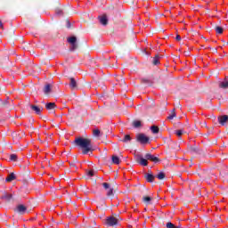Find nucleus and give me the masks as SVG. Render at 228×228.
Returning <instances> with one entry per match:
<instances>
[{"instance_id": "obj_1", "label": "nucleus", "mask_w": 228, "mask_h": 228, "mask_svg": "<svg viewBox=\"0 0 228 228\" xmlns=\"http://www.w3.org/2000/svg\"><path fill=\"white\" fill-rule=\"evenodd\" d=\"M74 143L77 145V147L81 149L83 154H88V152H92L93 151L92 139L77 137Z\"/></svg>"}, {"instance_id": "obj_2", "label": "nucleus", "mask_w": 228, "mask_h": 228, "mask_svg": "<svg viewBox=\"0 0 228 228\" xmlns=\"http://www.w3.org/2000/svg\"><path fill=\"white\" fill-rule=\"evenodd\" d=\"M67 42L70 45L69 51L74 53L77 49V37L76 36H71L67 38Z\"/></svg>"}, {"instance_id": "obj_3", "label": "nucleus", "mask_w": 228, "mask_h": 228, "mask_svg": "<svg viewBox=\"0 0 228 228\" xmlns=\"http://www.w3.org/2000/svg\"><path fill=\"white\" fill-rule=\"evenodd\" d=\"M67 42L70 45L69 51L74 53L77 49V37L76 36H71L67 38Z\"/></svg>"}, {"instance_id": "obj_4", "label": "nucleus", "mask_w": 228, "mask_h": 228, "mask_svg": "<svg viewBox=\"0 0 228 228\" xmlns=\"http://www.w3.org/2000/svg\"><path fill=\"white\" fill-rule=\"evenodd\" d=\"M149 136L145 135V134H138L136 135V141L142 145H147V143H149Z\"/></svg>"}, {"instance_id": "obj_5", "label": "nucleus", "mask_w": 228, "mask_h": 228, "mask_svg": "<svg viewBox=\"0 0 228 228\" xmlns=\"http://www.w3.org/2000/svg\"><path fill=\"white\" fill-rule=\"evenodd\" d=\"M105 224L109 227H113V225H117V224H118V219L114 216H109L106 218Z\"/></svg>"}, {"instance_id": "obj_6", "label": "nucleus", "mask_w": 228, "mask_h": 228, "mask_svg": "<svg viewBox=\"0 0 228 228\" xmlns=\"http://www.w3.org/2000/svg\"><path fill=\"white\" fill-rule=\"evenodd\" d=\"M148 159L146 158H143L142 155L136 156V161L141 165L142 167H147L149 165Z\"/></svg>"}, {"instance_id": "obj_7", "label": "nucleus", "mask_w": 228, "mask_h": 228, "mask_svg": "<svg viewBox=\"0 0 228 228\" xmlns=\"http://www.w3.org/2000/svg\"><path fill=\"white\" fill-rule=\"evenodd\" d=\"M144 158L148 159V161H152L153 163H159V159L158 157H155L154 155L151 153H147Z\"/></svg>"}, {"instance_id": "obj_8", "label": "nucleus", "mask_w": 228, "mask_h": 228, "mask_svg": "<svg viewBox=\"0 0 228 228\" xmlns=\"http://www.w3.org/2000/svg\"><path fill=\"white\" fill-rule=\"evenodd\" d=\"M16 211L20 214V215H25L26 211H28V208H26V206L24 205H18L16 208Z\"/></svg>"}, {"instance_id": "obj_9", "label": "nucleus", "mask_w": 228, "mask_h": 228, "mask_svg": "<svg viewBox=\"0 0 228 228\" xmlns=\"http://www.w3.org/2000/svg\"><path fill=\"white\" fill-rule=\"evenodd\" d=\"M228 121V116L224 115L218 118V122L221 126H225L226 122Z\"/></svg>"}, {"instance_id": "obj_10", "label": "nucleus", "mask_w": 228, "mask_h": 228, "mask_svg": "<svg viewBox=\"0 0 228 228\" xmlns=\"http://www.w3.org/2000/svg\"><path fill=\"white\" fill-rule=\"evenodd\" d=\"M144 177L147 183H154V179L156 178V176L151 173H147Z\"/></svg>"}, {"instance_id": "obj_11", "label": "nucleus", "mask_w": 228, "mask_h": 228, "mask_svg": "<svg viewBox=\"0 0 228 228\" xmlns=\"http://www.w3.org/2000/svg\"><path fill=\"white\" fill-rule=\"evenodd\" d=\"M98 19L102 26L108 25V17L106 15L99 16Z\"/></svg>"}, {"instance_id": "obj_12", "label": "nucleus", "mask_w": 228, "mask_h": 228, "mask_svg": "<svg viewBox=\"0 0 228 228\" xmlns=\"http://www.w3.org/2000/svg\"><path fill=\"white\" fill-rule=\"evenodd\" d=\"M30 108L33 111H35L36 115H40L42 113V109L37 105H30Z\"/></svg>"}, {"instance_id": "obj_13", "label": "nucleus", "mask_w": 228, "mask_h": 228, "mask_svg": "<svg viewBox=\"0 0 228 228\" xmlns=\"http://www.w3.org/2000/svg\"><path fill=\"white\" fill-rule=\"evenodd\" d=\"M16 179H17V176H15V174L14 173H11L6 177L5 182L6 183H12V181H15Z\"/></svg>"}, {"instance_id": "obj_14", "label": "nucleus", "mask_w": 228, "mask_h": 228, "mask_svg": "<svg viewBox=\"0 0 228 228\" xmlns=\"http://www.w3.org/2000/svg\"><path fill=\"white\" fill-rule=\"evenodd\" d=\"M69 80H70L69 87L71 88V90H74V88L77 87V82L74 77H71Z\"/></svg>"}, {"instance_id": "obj_15", "label": "nucleus", "mask_w": 228, "mask_h": 228, "mask_svg": "<svg viewBox=\"0 0 228 228\" xmlns=\"http://www.w3.org/2000/svg\"><path fill=\"white\" fill-rule=\"evenodd\" d=\"M219 88H223V90H227L228 80H224V81L219 82Z\"/></svg>"}, {"instance_id": "obj_16", "label": "nucleus", "mask_w": 228, "mask_h": 228, "mask_svg": "<svg viewBox=\"0 0 228 228\" xmlns=\"http://www.w3.org/2000/svg\"><path fill=\"white\" fill-rule=\"evenodd\" d=\"M12 194L4 193V195L1 196V199L3 200H6L7 202H10L12 200Z\"/></svg>"}, {"instance_id": "obj_17", "label": "nucleus", "mask_w": 228, "mask_h": 228, "mask_svg": "<svg viewBox=\"0 0 228 228\" xmlns=\"http://www.w3.org/2000/svg\"><path fill=\"white\" fill-rule=\"evenodd\" d=\"M43 92L44 94H45V95L51 94V84H46L44 87Z\"/></svg>"}, {"instance_id": "obj_18", "label": "nucleus", "mask_w": 228, "mask_h": 228, "mask_svg": "<svg viewBox=\"0 0 228 228\" xmlns=\"http://www.w3.org/2000/svg\"><path fill=\"white\" fill-rule=\"evenodd\" d=\"M45 108L51 111V110H54V108H56V104L54 102H48L45 104Z\"/></svg>"}, {"instance_id": "obj_19", "label": "nucleus", "mask_w": 228, "mask_h": 228, "mask_svg": "<svg viewBox=\"0 0 228 228\" xmlns=\"http://www.w3.org/2000/svg\"><path fill=\"white\" fill-rule=\"evenodd\" d=\"M159 60H161V56L159 54L155 55L152 61L153 65H159Z\"/></svg>"}, {"instance_id": "obj_20", "label": "nucleus", "mask_w": 228, "mask_h": 228, "mask_svg": "<svg viewBox=\"0 0 228 228\" xmlns=\"http://www.w3.org/2000/svg\"><path fill=\"white\" fill-rule=\"evenodd\" d=\"M112 163L114 165H120V159L118 156H112Z\"/></svg>"}, {"instance_id": "obj_21", "label": "nucleus", "mask_w": 228, "mask_h": 228, "mask_svg": "<svg viewBox=\"0 0 228 228\" xmlns=\"http://www.w3.org/2000/svg\"><path fill=\"white\" fill-rule=\"evenodd\" d=\"M151 131L153 133V134H158V133H159V127L156 126H151Z\"/></svg>"}, {"instance_id": "obj_22", "label": "nucleus", "mask_w": 228, "mask_h": 228, "mask_svg": "<svg viewBox=\"0 0 228 228\" xmlns=\"http://www.w3.org/2000/svg\"><path fill=\"white\" fill-rule=\"evenodd\" d=\"M151 200H152V198H151L150 196L142 197V201L145 202L147 205L151 204Z\"/></svg>"}, {"instance_id": "obj_23", "label": "nucleus", "mask_w": 228, "mask_h": 228, "mask_svg": "<svg viewBox=\"0 0 228 228\" xmlns=\"http://www.w3.org/2000/svg\"><path fill=\"white\" fill-rule=\"evenodd\" d=\"M176 114H175V110L174 109L171 112V114L167 117L168 120H174L175 118Z\"/></svg>"}, {"instance_id": "obj_24", "label": "nucleus", "mask_w": 228, "mask_h": 228, "mask_svg": "<svg viewBox=\"0 0 228 228\" xmlns=\"http://www.w3.org/2000/svg\"><path fill=\"white\" fill-rule=\"evenodd\" d=\"M183 134H184V130H183V129L175 130V134H176V136H178V137L183 136Z\"/></svg>"}, {"instance_id": "obj_25", "label": "nucleus", "mask_w": 228, "mask_h": 228, "mask_svg": "<svg viewBox=\"0 0 228 228\" xmlns=\"http://www.w3.org/2000/svg\"><path fill=\"white\" fill-rule=\"evenodd\" d=\"M124 143H127V142H131V135L126 134L122 140Z\"/></svg>"}, {"instance_id": "obj_26", "label": "nucleus", "mask_w": 228, "mask_h": 228, "mask_svg": "<svg viewBox=\"0 0 228 228\" xmlns=\"http://www.w3.org/2000/svg\"><path fill=\"white\" fill-rule=\"evenodd\" d=\"M166 227L167 228H181V226H176L175 224H174L170 222L167 223Z\"/></svg>"}, {"instance_id": "obj_27", "label": "nucleus", "mask_w": 228, "mask_h": 228, "mask_svg": "<svg viewBox=\"0 0 228 228\" xmlns=\"http://www.w3.org/2000/svg\"><path fill=\"white\" fill-rule=\"evenodd\" d=\"M133 126L135 128L141 127L142 126V122L139 121V120H135V121H134Z\"/></svg>"}, {"instance_id": "obj_28", "label": "nucleus", "mask_w": 228, "mask_h": 228, "mask_svg": "<svg viewBox=\"0 0 228 228\" xmlns=\"http://www.w3.org/2000/svg\"><path fill=\"white\" fill-rule=\"evenodd\" d=\"M216 33H218V35H222V33H224V28L222 27H216Z\"/></svg>"}, {"instance_id": "obj_29", "label": "nucleus", "mask_w": 228, "mask_h": 228, "mask_svg": "<svg viewBox=\"0 0 228 228\" xmlns=\"http://www.w3.org/2000/svg\"><path fill=\"white\" fill-rule=\"evenodd\" d=\"M93 134H94V136H96V137L101 136V130H99V129L94 130Z\"/></svg>"}, {"instance_id": "obj_30", "label": "nucleus", "mask_w": 228, "mask_h": 228, "mask_svg": "<svg viewBox=\"0 0 228 228\" xmlns=\"http://www.w3.org/2000/svg\"><path fill=\"white\" fill-rule=\"evenodd\" d=\"M157 177L159 179V181L163 180V178L165 177V173L159 172V173L157 175Z\"/></svg>"}, {"instance_id": "obj_31", "label": "nucleus", "mask_w": 228, "mask_h": 228, "mask_svg": "<svg viewBox=\"0 0 228 228\" xmlns=\"http://www.w3.org/2000/svg\"><path fill=\"white\" fill-rule=\"evenodd\" d=\"M107 197H113V188H110L107 191Z\"/></svg>"}, {"instance_id": "obj_32", "label": "nucleus", "mask_w": 228, "mask_h": 228, "mask_svg": "<svg viewBox=\"0 0 228 228\" xmlns=\"http://www.w3.org/2000/svg\"><path fill=\"white\" fill-rule=\"evenodd\" d=\"M10 159H11V161H17V155L16 154H11Z\"/></svg>"}, {"instance_id": "obj_33", "label": "nucleus", "mask_w": 228, "mask_h": 228, "mask_svg": "<svg viewBox=\"0 0 228 228\" xmlns=\"http://www.w3.org/2000/svg\"><path fill=\"white\" fill-rule=\"evenodd\" d=\"M103 188H105V190H110V183H103Z\"/></svg>"}, {"instance_id": "obj_34", "label": "nucleus", "mask_w": 228, "mask_h": 228, "mask_svg": "<svg viewBox=\"0 0 228 228\" xmlns=\"http://www.w3.org/2000/svg\"><path fill=\"white\" fill-rule=\"evenodd\" d=\"M88 175L90 176V177H94V170H90V171H88Z\"/></svg>"}, {"instance_id": "obj_35", "label": "nucleus", "mask_w": 228, "mask_h": 228, "mask_svg": "<svg viewBox=\"0 0 228 228\" xmlns=\"http://www.w3.org/2000/svg\"><path fill=\"white\" fill-rule=\"evenodd\" d=\"M56 13H57V15H61L63 13V12L62 11H57Z\"/></svg>"}, {"instance_id": "obj_36", "label": "nucleus", "mask_w": 228, "mask_h": 228, "mask_svg": "<svg viewBox=\"0 0 228 228\" xmlns=\"http://www.w3.org/2000/svg\"><path fill=\"white\" fill-rule=\"evenodd\" d=\"M66 26H67V28H70L71 25H70V21L69 20L67 21Z\"/></svg>"}, {"instance_id": "obj_37", "label": "nucleus", "mask_w": 228, "mask_h": 228, "mask_svg": "<svg viewBox=\"0 0 228 228\" xmlns=\"http://www.w3.org/2000/svg\"><path fill=\"white\" fill-rule=\"evenodd\" d=\"M175 40H181V36L177 35L176 37H175Z\"/></svg>"}, {"instance_id": "obj_38", "label": "nucleus", "mask_w": 228, "mask_h": 228, "mask_svg": "<svg viewBox=\"0 0 228 228\" xmlns=\"http://www.w3.org/2000/svg\"><path fill=\"white\" fill-rule=\"evenodd\" d=\"M0 28H3V22L0 20Z\"/></svg>"}, {"instance_id": "obj_39", "label": "nucleus", "mask_w": 228, "mask_h": 228, "mask_svg": "<svg viewBox=\"0 0 228 228\" xmlns=\"http://www.w3.org/2000/svg\"><path fill=\"white\" fill-rule=\"evenodd\" d=\"M203 126H206V122H203Z\"/></svg>"}]
</instances>
